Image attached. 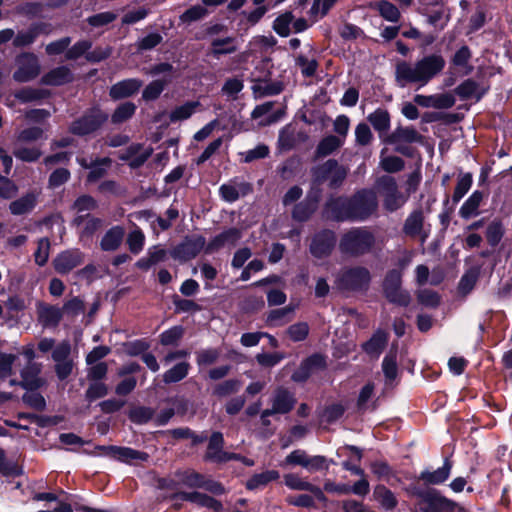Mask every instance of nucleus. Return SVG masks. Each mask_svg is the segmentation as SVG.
I'll return each mask as SVG.
<instances>
[{
	"instance_id": "c03bdc74",
	"label": "nucleus",
	"mask_w": 512,
	"mask_h": 512,
	"mask_svg": "<svg viewBox=\"0 0 512 512\" xmlns=\"http://www.w3.org/2000/svg\"><path fill=\"white\" fill-rule=\"evenodd\" d=\"M129 164L132 167L141 166L151 155L152 149H142L140 146H132L130 148Z\"/></svg>"
},
{
	"instance_id": "393cba45",
	"label": "nucleus",
	"mask_w": 512,
	"mask_h": 512,
	"mask_svg": "<svg viewBox=\"0 0 512 512\" xmlns=\"http://www.w3.org/2000/svg\"><path fill=\"white\" fill-rule=\"evenodd\" d=\"M73 76L69 68L65 66L57 67L46 73L41 81L45 85L58 86L72 80Z\"/></svg>"
},
{
	"instance_id": "a211bd4d",
	"label": "nucleus",
	"mask_w": 512,
	"mask_h": 512,
	"mask_svg": "<svg viewBox=\"0 0 512 512\" xmlns=\"http://www.w3.org/2000/svg\"><path fill=\"white\" fill-rule=\"evenodd\" d=\"M142 86V81L138 79H126L114 84L110 88V96L114 100L130 97L137 93Z\"/></svg>"
},
{
	"instance_id": "58836bf2",
	"label": "nucleus",
	"mask_w": 512,
	"mask_h": 512,
	"mask_svg": "<svg viewBox=\"0 0 512 512\" xmlns=\"http://www.w3.org/2000/svg\"><path fill=\"white\" fill-rule=\"evenodd\" d=\"M252 88L256 96L264 97L279 94L283 90V85L280 82L267 83L258 81Z\"/></svg>"
},
{
	"instance_id": "72a5a7b5",
	"label": "nucleus",
	"mask_w": 512,
	"mask_h": 512,
	"mask_svg": "<svg viewBox=\"0 0 512 512\" xmlns=\"http://www.w3.org/2000/svg\"><path fill=\"white\" fill-rule=\"evenodd\" d=\"M279 478V473L276 470H268L262 473L253 475L246 483V487L250 490L259 489L271 481Z\"/></svg>"
},
{
	"instance_id": "69168bd1",
	"label": "nucleus",
	"mask_w": 512,
	"mask_h": 512,
	"mask_svg": "<svg viewBox=\"0 0 512 512\" xmlns=\"http://www.w3.org/2000/svg\"><path fill=\"white\" fill-rule=\"evenodd\" d=\"M350 127V120L345 115H339L336 117L333 123V129L337 133V137L342 138L345 141V138L348 134Z\"/></svg>"
},
{
	"instance_id": "c9c22d12",
	"label": "nucleus",
	"mask_w": 512,
	"mask_h": 512,
	"mask_svg": "<svg viewBox=\"0 0 512 512\" xmlns=\"http://www.w3.org/2000/svg\"><path fill=\"white\" fill-rule=\"evenodd\" d=\"M300 134H296L295 128L291 125H287L282 128L279 132L278 146L281 150H290L296 143L297 138Z\"/></svg>"
},
{
	"instance_id": "bb28decb",
	"label": "nucleus",
	"mask_w": 512,
	"mask_h": 512,
	"mask_svg": "<svg viewBox=\"0 0 512 512\" xmlns=\"http://www.w3.org/2000/svg\"><path fill=\"white\" fill-rule=\"evenodd\" d=\"M237 43L234 37L215 38L211 42L210 53L214 57L232 54L237 51Z\"/></svg>"
},
{
	"instance_id": "a18cd8bd",
	"label": "nucleus",
	"mask_w": 512,
	"mask_h": 512,
	"mask_svg": "<svg viewBox=\"0 0 512 512\" xmlns=\"http://www.w3.org/2000/svg\"><path fill=\"white\" fill-rule=\"evenodd\" d=\"M136 106L132 102L122 103L117 107L115 112L112 115L113 123H121L132 117L135 113Z\"/></svg>"
},
{
	"instance_id": "e433bc0d",
	"label": "nucleus",
	"mask_w": 512,
	"mask_h": 512,
	"mask_svg": "<svg viewBox=\"0 0 512 512\" xmlns=\"http://www.w3.org/2000/svg\"><path fill=\"white\" fill-rule=\"evenodd\" d=\"M368 121L372 124L375 130L385 132L390 127V117L386 110L377 109L368 116Z\"/></svg>"
},
{
	"instance_id": "5701e85b",
	"label": "nucleus",
	"mask_w": 512,
	"mask_h": 512,
	"mask_svg": "<svg viewBox=\"0 0 512 512\" xmlns=\"http://www.w3.org/2000/svg\"><path fill=\"white\" fill-rule=\"evenodd\" d=\"M22 366V359L19 355L0 353V379L15 374Z\"/></svg>"
},
{
	"instance_id": "9b49d317",
	"label": "nucleus",
	"mask_w": 512,
	"mask_h": 512,
	"mask_svg": "<svg viewBox=\"0 0 512 512\" xmlns=\"http://www.w3.org/2000/svg\"><path fill=\"white\" fill-rule=\"evenodd\" d=\"M100 449L103 451V454L127 463L146 461L149 457L145 452L128 447L102 446Z\"/></svg>"
},
{
	"instance_id": "1a4fd4ad",
	"label": "nucleus",
	"mask_w": 512,
	"mask_h": 512,
	"mask_svg": "<svg viewBox=\"0 0 512 512\" xmlns=\"http://www.w3.org/2000/svg\"><path fill=\"white\" fill-rule=\"evenodd\" d=\"M295 402L293 395L289 391L279 388L271 399V408L265 409L261 417L265 419L274 414H286L294 407Z\"/></svg>"
},
{
	"instance_id": "ddd939ff",
	"label": "nucleus",
	"mask_w": 512,
	"mask_h": 512,
	"mask_svg": "<svg viewBox=\"0 0 512 512\" xmlns=\"http://www.w3.org/2000/svg\"><path fill=\"white\" fill-rule=\"evenodd\" d=\"M83 262V254L79 250H67L60 253L53 261L55 270L66 274Z\"/></svg>"
},
{
	"instance_id": "4d7b16f0",
	"label": "nucleus",
	"mask_w": 512,
	"mask_h": 512,
	"mask_svg": "<svg viewBox=\"0 0 512 512\" xmlns=\"http://www.w3.org/2000/svg\"><path fill=\"white\" fill-rule=\"evenodd\" d=\"M316 208L315 203L302 202L295 206L293 210V217L296 220L304 221L310 217Z\"/></svg>"
},
{
	"instance_id": "b1692460",
	"label": "nucleus",
	"mask_w": 512,
	"mask_h": 512,
	"mask_svg": "<svg viewBox=\"0 0 512 512\" xmlns=\"http://www.w3.org/2000/svg\"><path fill=\"white\" fill-rule=\"evenodd\" d=\"M388 341V335L382 330H377L373 336L365 343H363V350L370 356L377 358Z\"/></svg>"
},
{
	"instance_id": "2eb2a0df",
	"label": "nucleus",
	"mask_w": 512,
	"mask_h": 512,
	"mask_svg": "<svg viewBox=\"0 0 512 512\" xmlns=\"http://www.w3.org/2000/svg\"><path fill=\"white\" fill-rule=\"evenodd\" d=\"M325 367V359L321 355H312L302 362L293 373L292 379L297 382L305 381L310 375Z\"/></svg>"
},
{
	"instance_id": "09e8293b",
	"label": "nucleus",
	"mask_w": 512,
	"mask_h": 512,
	"mask_svg": "<svg viewBox=\"0 0 512 512\" xmlns=\"http://www.w3.org/2000/svg\"><path fill=\"white\" fill-rule=\"evenodd\" d=\"M179 483L187 487L205 486V479L196 472H183L178 474Z\"/></svg>"
},
{
	"instance_id": "13d9d810",
	"label": "nucleus",
	"mask_w": 512,
	"mask_h": 512,
	"mask_svg": "<svg viewBox=\"0 0 512 512\" xmlns=\"http://www.w3.org/2000/svg\"><path fill=\"white\" fill-rule=\"evenodd\" d=\"M16 98L21 102H31L46 96V92L40 89L24 88L16 93Z\"/></svg>"
},
{
	"instance_id": "4be33fe9",
	"label": "nucleus",
	"mask_w": 512,
	"mask_h": 512,
	"mask_svg": "<svg viewBox=\"0 0 512 512\" xmlns=\"http://www.w3.org/2000/svg\"><path fill=\"white\" fill-rule=\"evenodd\" d=\"M125 230L121 226L110 228L100 241V247L103 251H115L122 244Z\"/></svg>"
},
{
	"instance_id": "f3484780",
	"label": "nucleus",
	"mask_w": 512,
	"mask_h": 512,
	"mask_svg": "<svg viewBox=\"0 0 512 512\" xmlns=\"http://www.w3.org/2000/svg\"><path fill=\"white\" fill-rule=\"evenodd\" d=\"M223 442H224V440H223V436L221 433H219V432L213 433L210 437L208 448H207V453H206L207 458H209L213 461L224 462V461L231 460L232 458L238 457L237 454H230V453L224 452L222 450Z\"/></svg>"
},
{
	"instance_id": "aec40b11",
	"label": "nucleus",
	"mask_w": 512,
	"mask_h": 512,
	"mask_svg": "<svg viewBox=\"0 0 512 512\" xmlns=\"http://www.w3.org/2000/svg\"><path fill=\"white\" fill-rule=\"evenodd\" d=\"M174 498H179L181 500L189 501L193 504H196L201 507H207L213 509L214 511H219L221 509V504L206 494H202L200 492H180L176 493L173 496Z\"/></svg>"
},
{
	"instance_id": "864d4df0",
	"label": "nucleus",
	"mask_w": 512,
	"mask_h": 512,
	"mask_svg": "<svg viewBox=\"0 0 512 512\" xmlns=\"http://www.w3.org/2000/svg\"><path fill=\"white\" fill-rule=\"evenodd\" d=\"M109 163L110 160L107 158L93 162V164L90 167V172L88 174V181L94 182L103 177Z\"/></svg>"
},
{
	"instance_id": "c756f323",
	"label": "nucleus",
	"mask_w": 512,
	"mask_h": 512,
	"mask_svg": "<svg viewBox=\"0 0 512 512\" xmlns=\"http://www.w3.org/2000/svg\"><path fill=\"white\" fill-rule=\"evenodd\" d=\"M62 318V311L55 306H42L39 309V321L44 327H55Z\"/></svg>"
},
{
	"instance_id": "f704fd0d",
	"label": "nucleus",
	"mask_w": 512,
	"mask_h": 512,
	"mask_svg": "<svg viewBox=\"0 0 512 512\" xmlns=\"http://www.w3.org/2000/svg\"><path fill=\"white\" fill-rule=\"evenodd\" d=\"M373 496L381 506L387 510L393 509L397 505V499L395 495L383 485L375 487Z\"/></svg>"
},
{
	"instance_id": "603ef678",
	"label": "nucleus",
	"mask_w": 512,
	"mask_h": 512,
	"mask_svg": "<svg viewBox=\"0 0 512 512\" xmlns=\"http://www.w3.org/2000/svg\"><path fill=\"white\" fill-rule=\"evenodd\" d=\"M472 185V176L470 174L462 175L457 182L454 190L453 200L455 202L460 201L462 197L469 191Z\"/></svg>"
},
{
	"instance_id": "423d86ee",
	"label": "nucleus",
	"mask_w": 512,
	"mask_h": 512,
	"mask_svg": "<svg viewBox=\"0 0 512 512\" xmlns=\"http://www.w3.org/2000/svg\"><path fill=\"white\" fill-rule=\"evenodd\" d=\"M106 120L105 113L100 110H92L74 121L70 126V131L76 135H86L97 130Z\"/></svg>"
},
{
	"instance_id": "7ed1b4c3",
	"label": "nucleus",
	"mask_w": 512,
	"mask_h": 512,
	"mask_svg": "<svg viewBox=\"0 0 512 512\" xmlns=\"http://www.w3.org/2000/svg\"><path fill=\"white\" fill-rule=\"evenodd\" d=\"M373 244L374 237L371 232L356 228L346 232L342 236L339 248L345 254L358 256L370 251Z\"/></svg>"
},
{
	"instance_id": "cd10ccee",
	"label": "nucleus",
	"mask_w": 512,
	"mask_h": 512,
	"mask_svg": "<svg viewBox=\"0 0 512 512\" xmlns=\"http://www.w3.org/2000/svg\"><path fill=\"white\" fill-rule=\"evenodd\" d=\"M80 231L81 237H90L102 227V221L99 218L87 216H77L74 220Z\"/></svg>"
},
{
	"instance_id": "5fc2aeb1",
	"label": "nucleus",
	"mask_w": 512,
	"mask_h": 512,
	"mask_svg": "<svg viewBox=\"0 0 512 512\" xmlns=\"http://www.w3.org/2000/svg\"><path fill=\"white\" fill-rule=\"evenodd\" d=\"M241 383L238 380L230 379L218 384L214 389V394L220 397L227 396L239 390Z\"/></svg>"
},
{
	"instance_id": "dca6fc26",
	"label": "nucleus",
	"mask_w": 512,
	"mask_h": 512,
	"mask_svg": "<svg viewBox=\"0 0 512 512\" xmlns=\"http://www.w3.org/2000/svg\"><path fill=\"white\" fill-rule=\"evenodd\" d=\"M205 240L202 237L187 239L178 245L173 251V257L180 260L194 258L204 247Z\"/></svg>"
},
{
	"instance_id": "37998d69",
	"label": "nucleus",
	"mask_w": 512,
	"mask_h": 512,
	"mask_svg": "<svg viewBox=\"0 0 512 512\" xmlns=\"http://www.w3.org/2000/svg\"><path fill=\"white\" fill-rule=\"evenodd\" d=\"M292 21V13L286 12L275 19L273 23V29L278 35L286 37L290 34V26Z\"/></svg>"
},
{
	"instance_id": "680f3d73",
	"label": "nucleus",
	"mask_w": 512,
	"mask_h": 512,
	"mask_svg": "<svg viewBox=\"0 0 512 512\" xmlns=\"http://www.w3.org/2000/svg\"><path fill=\"white\" fill-rule=\"evenodd\" d=\"M91 48L89 41L83 40L75 43L71 48L67 49L66 59L75 60L85 54Z\"/></svg>"
},
{
	"instance_id": "49530a36",
	"label": "nucleus",
	"mask_w": 512,
	"mask_h": 512,
	"mask_svg": "<svg viewBox=\"0 0 512 512\" xmlns=\"http://www.w3.org/2000/svg\"><path fill=\"white\" fill-rule=\"evenodd\" d=\"M421 136L418 134V132L409 127L400 128L397 129L393 134V141L395 143L397 142H407V143H413L420 141Z\"/></svg>"
},
{
	"instance_id": "473e14b6",
	"label": "nucleus",
	"mask_w": 512,
	"mask_h": 512,
	"mask_svg": "<svg viewBox=\"0 0 512 512\" xmlns=\"http://www.w3.org/2000/svg\"><path fill=\"white\" fill-rule=\"evenodd\" d=\"M370 7L377 10L387 21L397 22L400 18V12L397 7L386 0L372 2Z\"/></svg>"
},
{
	"instance_id": "8fccbe9b",
	"label": "nucleus",
	"mask_w": 512,
	"mask_h": 512,
	"mask_svg": "<svg viewBox=\"0 0 512 512\" xmlns=\"http://www.w3.org/2000/svg\"><path fill=\"white\" fill-rule=\"evenodd\" d=\"M167 81L164 80H155L152 81L146 88L143 90V98L147 101L157 99L162 91L164 90Z\"/></svg>"
},
{
	"instance_id": "bf43d9fd",
	"label": "nucleus",
	"mask_w": 512,
	"mask_h": 512,
	"mask_svg": "<svg viewBox=\"0 0 512 512\" xmlns=\"http://www.w3.org/2000/svg\"><path fill=\"white\" fill-rule=\"evenodd\" d=\"M284 359V354L279 352L274 353H259L256 356L257 362L264 367H273Z\"/></svg>"
},
{
	"instance_id": "774afa93",
	"label": "nucleus",
	"mask_w": 512,
	"mask_h": 512,
	"mask_svg": "<svg viewBox=\"0 0 512 512\" xmlns=\"http://www.w3.org/2000/svg\"><path fill=\"white\" fill-rule=\"evenodd\" d=\"M108 393L107 386L102 382H94L90 384L86 391V398L89 401L96 400L98 398L104 397Z\"/></svg>"
},
{
	"instance_id": "f257e3e1",
	"label": "nucleus",
	"mask_w": 512,
	"mask_h": 512,
	"mask_svg": "<svg viewBox=\"0 0 512 512\" xmlns=\"http://www.w3.org/2000/svg\"><path fill=\"white\" fill-rule=\"evenodd\" d=\"M445 64V59L440 54L424 56L414 63L402 60L396 64L395 80L402 88L412 84L419 88L424 87L442 72Z\"/></svg>"
},
{
	"instance_id": "e2e57ef3",
	"label": "nucleus",
	"mask_w": 512,
	"mask_h": 512,
	"mask_svg": "<svg viewBox=\"0 0 512 512\" xmlns=\"http://www.w3.org/2000/svg\"><path fill=\"white\" fill-rule=\"evenodd\" d=\"M373 138L372 132L369 126L365 123H360L355 128V139L359 145H367Z\"/></svg>"
},
{
	"instance_id": "79ce46f5",
	"label": "nucleus",
	"mask_w": 512,
	"mask_h": 512,
	"mask_svg": "<svg viewBox=\"0 0 512 512\" xmlns=\"http://www.w3.org/2000/svg\"><path fill=\"white\" fill-rule=\"evenodd\" d=\"M382 370L387 382H392L398 374L396 353L390 352L386 355L382 362Z\"/></svg>"
},
{
	"instance_id": "0eeeda50",
	"label": "nucleus",
	"mask_w": 512,
	"mask_h": 512,
	"mask_svg": "<svg viewBox=\"0 0 512 512\" xmlns=\"http://www.w3.org/2000/svg\"><path fill=\"white\" fill-rule=\"evenodd\" d=\"M370 281V274L366 268L355 267L344 270L339 278V284L348 290H360L367 287Z\"/></svg>"
},
{
	"instance_id": "7c9ffc66",
	"label": "nucleus",
	"mask_w": 512,
	"mask_h": 512,
	"mask_svg": "<svg viewBox=\"0 0 512 512\" xmlns=\"http://www.w3.org/2000/svg\"><path fill=\"white\" fill-rule=\"evenodd\" d=\"M199 106L200 103L198 101H189L175 107L169 115L170 121L175 123L189 119Z\"/></svg>"
},
{
	"instance_id": "4c0bfd02",
	"label": "nucleus",
	"mask_w": 512,
	"mask_h": 512,
	"mask_svg": "<svg viewBox=\"0 0 512 512\" xmlns=\"http://www.w3.org/2000/svg\"><path fill=\"white\" fill-rule=\"evenodd\" d=\"M189 368L187 362L178 363L163 374V381L167 384L178 382L187 376Z\"/></svg>"
},
{
	"instance_id": "9d476101",
	"label": "nucleus",
	"mask_w": 512,
	"mask_h": 512,
	"mask_svg": "<svg viewBox=\"0 0 512 512\" xmlns=\"http://www.w3.org/2000/svg\"><path fill=\"white\" fill-rule=\"evenodd\" d=\"M384 188V207L389 211H395L402 207L407 201V196L398 192L397 184L392 177L381 179Z\"/></svg>"
},
{
	"instance_id": "f03ea898",
	"label": "nucleus",
	"mask_w": 512,
	"mask_h": 512,
	"mask_svg": "<svg viewBox=\"0 0 512 512\" xmlns=\"http://www.w3.org/2000/svg\"><path fill=\"white\" fill-rule=\"evenodd\" d=\"M377 206L376 194L373 191H362L352 200L344 198L330 200L326 206V213L337 220H364L376 211Z\"/></svg>"
},
{
	"instance_id": "de8ad7c7",
	"label": "nucleus",
	"mask_w": 512,
	"mask_h": 512,
	"mask_svg": "<svg viewBox=\"0 0 512 512\" xmlns=\"http://www.w3.org/2000/svg\"><path fill=\"white\" fill-rule=\"evenodd\" d=\"M144 241L145 236L140 229L131 231L127 238L129 250L134 254L140 253L143 249Z\"/></svg>"
},
{
	"instance_id": "6ab92c4d",
	"label": "nucleus",
	"mask_w": 512,
	"mask_h": 512,
	"mask_svg": "<svg viewBox=\"0 0 512 512\" xmlns=\"http://www.w3.org/2000/svg\"><path fill=\"white\" fill-rule=\"evenodd\" d=\"M424 216L422 211L417 210L412 212L405 220L403 231L410 237H420L424 242L427 234L423 232Z\"/></svg>"
},
{
	"instance_id": "c85d7f7f",
	"label": "nucleus",
	"mask_w": 512,
	"mask_h": 512,
	"mask_svg": "<svg viewBox=\"0 0 512 512\" xmlns=\"http://www.w3.org/2000/svg\"><path fill=\"white\" fill-rule=\"evenodd\" d=\"M451 464L448 460H445L442 467L438 468L433 472L423 471L420 475V479L428 484H440L444 482L450 475Z\"/></svg>"
},
{
	"instance_id": "4468645a",
	"label": "nucleus",
	"mask_w": 512,
	"mask_h": 512,
	"mask_svg": "<svg viewBox=\"0 0 512 512\" xmlns=\"http://www.w3.org/2000/svg\"><path fill=\"white\" fill-rule=\"evenodd\" d=\"M334 245V233L331 231H323L314 237L310 246V251L315 257L322 258L330 254Z\"/></svg>"
},
{
	"instance_id": "338daca9",
	"label": "nucleus",
	"mask_w": 512,
	"mask_h": 512,
	"mask_svg": "<svg viewBox=\"0 0 512 512\" xmlns=\"http://www.w3.org/2000/svg\"><path fill=\"white\" fill-rule=\"evenodd\" d=\"M344 411L345 408L341 404H332L324 410L322 419L327 423H332L338 420L343 415Z\"/></svg>"
},
{
	"instance_id": "ea45409f",
	"label": "nucleus",
	"mask_w": 512,
	"mask_h": 512,
	"mask_svg": "<svg viewBox=\"0 0 512 512\" xmlns=\"http://www.w3.org/2000/svg\"><path fill=\"white\" fill-rule=\"evenodd\" d=\"M482 201V193L475 191L460 208V215L463 218H470L477 213L480 202Z\"/></svg>"
},
{
	"instance_id": "a878e982",
	"label": "nucleus",
	"mask_w": 512,
	"mask_h": 512,
	"mask_svg": "<svg viewBox=\"0 0 512 512\" xmlns=\"http://www.w3.org/2000/svg\"><path fill=\"white\" fill-rule=\"evenodd\" d=\"M39 371L40 369L36 364H23L19 368L22 377L21 386L30 390L39 387L41 385V380L38 378Z\"/></svg>"
},
{
	"instance_id": "6e6552de",
	"label": "nucleus",
	"mask_w": 512,
	"mask_h": 512,
	"mask_svg": "<svg viewBox=\"0 0 512 512\" xmlns=\"http://www.w3.org/2000/svg\"><path fill=\"white\" fill-rule=\"evenodd\" d=\"M401 273L393 270L388 273L384 281V291L386 297L394 303L407 305L409 303V294L401 290Z\"/></svg>"
},
{
	"instance_id": "3c124183",
	"label": "nucleus",
	"mask_w": 512,
	"mask_h": 512,
	"mask_svg": "<svg viewBox=\"0 0 512 512\" xmlns=\"http://www.w3.org/2000/svg\"><path fill=\"white\" fill-rule=\"evenodd\" d=\"M286 333L292 341H302L308 336L309 326L305 322H298L291 325Z\"/></svg>"
},
{
	"instance_id": "412c9836",
	"label": "nucleus",
	"mask_w": 512,
	"mask_h": 512,
	"mask_svg": "<svg viewBox=\"0 0 512 512\" xmlns=\"http://www.w3.org/2000/svg\"><path fill=\"white\" fill-rule=\"evenodd\" d=\"M39 192L31 191L22 196L21 198L12 201L9 205V210L13 215H23L31 212L36 206Z\"/></svg>"
},
{
	"instance_id": "39448f33",
	"label": "nucleus",
	"mask_w": 512,
	"mask_h": 512,
	"mask_svg": "<svg viewBox=\"0 0 512 512\" xmlns=\"http://www.w3.org/2000/svg\"><path fill=\"white\" fill-rule=\"evenodd\" d=\"M346 176V170L335 160H328L313 170L314 181L318 184L329 182L331 186L337 185Z\"/></svg>"
},
{
	"instance_id": "f8f14e48",
	"label": "nucleus",
	"mask_w": 512,
	"mask_h": 512,
	"mask_svg": "<svg viewBox=\"0 0 512 512\" xmlns=\"http://www.w3.org/2000/svg\"><path fill=\"white\" fill-rule=\"evenodd\" d=\"M415 104L425 108L448 109L455 104V98L450 93L434 94V95H416L414 97Z\"/></svg>"
},
{
	"instance_id": "052dcab7",
	"label": "nucleus",
	"mask_w": 512,
	"mask_h": 512,
	"mask_svg": "<svg viewBox=\"0 0 512 512\" xmlns=\"http://www.w3.org/2000/svg\"><path fill=\"white\" fill-rule=\"evenodd\" d=\"M243 81L239 78H229L222 87V93L228 97H235L243 89Z\"/></svg>"
},
{
	"instance_id": "2f4dec72",
	"label": "nucleus",
	"mask_w": 512,
	"mask_h": 512,
	"mask_svg": "<svg viewBox=\"0 0 512 512\" xmlns=\"http://www.w3.org/2000/svg\"><path fill=\"white\" fill-rule=\"evenodd\" d=\"M343 144L344 141L342 138L336 135H328L319 142L316 154L318 157L328 156L338 150Z\"/></svg>"
},
{
	"instance_id": "6e6d98bb",
	"label": "nucleus",
	"mask_w": 512,
	"mask_h": 512,
	"mask_svg": "<svg viewBox=\"0 0 512 512\" xmlns=\"http://www.w3.org/2000/svg\"><path fill=\"white\" fill-rule=\"evenodd\" d=\"M50 251V242L47 238H41L38 241L37 250L34 253L35 261L38 265L43 266L48 258Z\"/></svg>"
},
{
	"instance_id": "a19ab883",
	"label": "nucleus",
	"mask_w": 512,
	"mask_h": 512,
	"mask_svg": "<svg viewBox=\"0 0 512 512\" xmlns=\"http://www.w3.org/2000/svg\"><path fill=\"white\" fill-rule=\"evenodd\" d=\"M13 154L22 161L33 162L41 156V151L36 147H23L15 143Z\"/></svg>"
},
{
	"instance_id": "0e129e2a",
	"label": "nucleus",
	"mask_w": 512,
	"mask_h": 512,
	"mask_svg": "<svg viewBox=\"0 0 512 512\" xmlns=\"http://www.w3.org/2000/svg\"><path fill=\"white\" fill-rule=\"evenodd\" d=\"M183 336V329L179 326L172 327L171 329L161 334V343L163 345H175Z\"/></svg>"
},
{
	"instance_id": "20e7f679",
	"label": "nucleus",
	"mask_w": 512,
	"mask_h": 512,
	"mask_svg": "<svg viewBox=\"0 0 512 512\" xmlns=\"http://www.w3.org/2000/svg\"><path fill=\"white\" fill-rule=\"evenodd\" d=\"M16 70L13 78L17 82H28L40 73V64L37 56L32 53H23L15 60Z\"/></svg>"
}]
</instances>
